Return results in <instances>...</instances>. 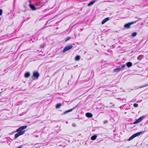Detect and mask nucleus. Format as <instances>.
Instances as JSON below:
<instances>
[{"mask_svg": "<svg viewBox=\"0 0 148 148\" xmlns=\"http://www.w3.org/2000/svg\"><path fill=\"white\" fill-rule=\"evenodd\" d=\"M42 1L44 3H45L47 2V0H42Z\"/></svg>", "mask_w": 148, "mask_h": 148, "instance_id": "393cba45", "label": "nucleus"}, {"mask_svg": "<svg viewBox=\"0 0 148 148\" xmlns=\"http://www.w3.org/2000/svg\"><path fill=\"white\" fill-rule=\"evenodd\" d=\"M77 106H76V107L73 108L72 109H70V110H68L66 111H65L64 112V114H66V113H68V112H70L72 111L73 109H74Z\"/></svg>", "mask_w": 148, "mask_h": 148, "instance_id": "9b49d317", "label": "nucleus"}, {"mask_svg": "<svg viewBox=\"0 0 148 148\" xmlns=\"http://www.w3.org/2000/svg\"><path fill=\"white\" fill-rule=\"evenodd\" d=\"M96 1V0H94L90 1L88 5V6L90 7L92 6Z\"/></svg>", "mask_w": 148, "mask_h": 148, "instance_id": "6e6552de", "label": "nucleus"}, {"mask_svg": "<svg viewBox=\"0 0 148 148\" xmlns=\"http://www.w3.org/2000/svg\"><path fill=\"white\" fill-rule=\"evenodd\" d=\"M144 116H142L140 117L138 119L136 120L135 122L133 123L134 124H136L140 122L144 118Z\"/></svg>", "mask_w": 148, "mask_h": 148, "instance_id": "423d86ee", "label": "nucleus"}, {"mask_svg": "<svg viewBox=\"0 0 148 148\" xmlns=\"http://www.w3.org/2000/svg\"><path fill=\"white\" fill-rule=\"evenodd\" d=\"M137 35V33L136 32H134L132 34V37H134L135 36Z\"/></svg>", "mask_w": 148, "mask_h": 148, "instance_id": "6ab92c4d", "label": "nucleus"}, {"mask_svg": "<svg viewBox=\"0 0 148 148\" xmlns=\"http://www.w3.org/2000/svg\"><path fill=\"white\" fill-rule=\"evenodd\" d=\"M72 47H73V46L71 45L66 46V47H64V49L63 50V52H66V51L70 50L71 48H72Z\"/></svg>", "mask_w": 148, "mask_h": 148, "instance_id": "39448f33", "label": "nucleus"}, {"mask_svg": "<svg viewBox=\"0 0 148 148\" xmlns=\"http://www.w3.org/2000/svg\"><path fill=\"white\" fill-rule=\"evenodd\" d=\"M126 65L128 67H130L132 66V64L131 62H128L126 63Z\"/></svg>", "mask_w": 148, "mask_h": 148, "instance_id": "f8f14e48", "label": "nucleus"}, {"mask_svg": "<svg viewBox=\"0 0 148 148\" xmlns=\"http://www.w3.org/2000/svg\"><path fill=\"white\" fill-rule=\"evenodd\" d=\"M126 64H123L121 66H119L117 68L114 69V72H118L121 70H123Z\"/></svg>", "mask_w": 148, "mask_h": 148, "instance_id": "f03ea898", "label": "nucleus"}, {"mask_svg": "<svg viewBox=\"0 0 148 148\" xmlns=\"http://www.w3.org/2000/svg\"><path fill=\"white\" fill-rule=\"evenodd\" d=\"M142 133V132H139L134 134L129 138L128 140H131L135 137L140 136Z\"/></svg>", "mask_w": 148, "mask_h": 148, "instance_id": "7ed1b4c3", "label": "nucleus"}, {"mask_svg": "<svg viewBox=\"0 0 148 148\" xmlns=\"http://www.w3.org/2000/svg\"><path fill=\"white\" fill-rule=\"evenodd\" d=\"M27 127V126L24 125L21 127L18 128L17 130H16L15 131V132H17V133L15 134L14 139H16L17 137H18L20 135H21L24 134L25 132V131L23 130L26 128Z\"/></svg>", "mask_w": 148, "mask_h": 148, "instance_id": "f257e3e1", "label": "nucleus"}, {"mask_svg": "<svg viewBox=\"0 0 148 148\" xmlns=\"http://www.w3.org/2000/svg\"><path fill=\"white\" fill-rule=\"evenodd\" d=\"M137 21L132 22L125 24L124 25V27L126 29H129L130 27V25L133 24L136 22Z\"/></svg>", "mask_w": 148, "mask_h": 148, "instance_id": "20e7f679", "label": "nucleus"}, {"mask_svg": "<svg viewBox=\"0 0 148 148\" xmlns=\"http://www.w3.org/2000/svg\"><path fill=\"white\" fill-rule=\"evenodd\" d=\"M61 106V103H58L56 104V108H59Z\"/></svg>", "mask_w": 148, "mask_h": 148, "instance_id": "dca6fc26", "label": "nucleus"}, {"mask_svg": "<svg viewBox=\"0 0 148 148\" xmlns=\"http://www.w3.org/2000/svg\"><path fill=\"white\" fill-rule=\"evenodd\" d=\"M30 76V73L28 72H26L25 75V78H28Z\"/></svg>", "mask_w": 148, "mask_h": 148, "instance_id": "ddd939ff", "label": "nucleus"}, {"mask_svg": "<svg viewBox=\"0 0 148 148\" xmlns=\"http://www.w3.org/2000/svg\"><path fill=\"white\" fill-rule=\"evenodd\" d=\"M30 7L31 8V9L33 10H35L36 9L35 6L33 4H30Z\"/></svg>", "mask_w": 148, "mask_h": 148, "instance_id": "4468645a", "label": "nucleus"}, {"mask_svg": "<svg viewBox=\"0 0 148 148\" xmlns=\"http://www.w3.org/2000/svg\"><path fill=\"white\" fill-rule=\"evenodd\" d=\"M72 126L73 127H75L76 126V124L75 123H73L72 124Z\"/></svg>", "mask_w": 148, "mask_h": 148, "instance_id": "5701e85b", "label": "nucleus"}, {"mask_svg": "<svg viewBox=\"0 0 148 148\" xmlns=\"http://www.w3.org/2000/svg\"><path fill=\"white\" fill-rule=\"evenodd\" d=\"M143 56L142 55H140L137 58V59L138 60H141L142 58H143Z\"/></svg>", "mask_w": 148, "mask_h": 148, "instance_id": "a211bd4d", "label": "nucleus"}, {"mask_svg": "<svg viewBox=\"0 0 148 148\" xmlns=\"http://www.w3.org/2000/svg\"><path fill=\"white\" fill-rule=\"evenodd\" d=\"M86 116L88 118H91L92 116V114L90 113L87 112L86 114Z\"/></svg>", "mask_w": 148, "mask_h": 148, "instance_id": "9d476101", "label": "nucleus"}, {"mask_svg": "<svg viewBox=\"0 0 148 148\" xmlns=\"http://www.w3.org/2000/svg\"><path fill=\"white\" fill-rule=\"evenodd\" d=\"M33 76L34 77H35L37 79L38 78L39 76V74L38 72L35 71L33 73Z\"/></svg>", "mask_w": 148, "mask_h": 148, "instance_id": "0eeeda50", "label": "nucleus"}, {"mask_svg": "<svg viewBox=\"0 0 148 148\" xmlns=\"http://www.w3.org/2000/svg\"><path fill=\"white\" fill-rule=\"evenodd\" d=\"M133 106L134 107L136 108L138 106V104L137 103H135L134 104Z\"/></svg>", "mask_w": 148, "mask_h": 148, "instance_id": "412c9836", "label": "nucleus"}, {"mask_svg": "<svg viewBox=\"0 0 148 148\" xmlns=\"http://www.w3.org/2000/svg\"><path fill=\"white\" fill-rule=\"evenodd\" d=\"M110 19L109 17H107L105 19H104L101 22V24H104L105 23H106L107 21L109 20Z\"/></svg>", "mask_w": 148, "mask_h": 148, "instance_id": "1a4fd4ad", "label": "nucleus"}, {"mask_svg": "<svg viewBox=\"0 0 148 148\" xmlns=\"http://www.w3.org/2000/svg\"><path fill=\"white\" fill-rule=\"evenodd\" d=\"M2 10L1 9H0V15L2 14Z\"/></svg>", "mask_w": 148, "mask_h": 148, "instance_id": "b1692460", "label": "nucleus"}, {"mask_svg": "<svg viewBox=\"0 0 148 148\" xmlns=\"http://www.w3.org/2000/svg\"><path fill=\"white\" fill-rule=\"evenodd\" d=\"M80 59V56H79L78 55L76 56L75 58V59L76 61H78Z\"/></svg>", "mask_w": 148, "mask_h": 148, "instance_id": "f3484780", "label": "nucleus"}, {"mask_svg": "<svg viewBox=\"0 0 148 148\" xmlns=\"http://www.w3.org/2000/svg\"><path fill=\"white\" fill-rule=\"evenodd\" d=\"M147 85H148V84H147V85H143V86H140L138 87V88H141L146 87L147 86Z\"/></svg>", "mask_w": 148, "mask_h": 148, "instance_id": "4be33fe9", "label": "nucleus"}, {"mask_svg": "<svg viewBox=\"0 0 148 148\" xmlns=\"http://www.w3.org/2000/svg\"><path fill=\"white\" fill-rule=\"evenodd\" d=\"M71 37H68L67 38H66V39L65 40V42L67 41H68L69 40H70L71 39Z\"/></svg>", "mask_w": 148, "mask_h": 148, "instance_id": "aec40b11", "label": "nucleus"}, {"mask_svg": "<svg viewBox=\"0 0 148 148\" xmlns=\"http://www.w3.org/2000/svg\"><path fill=\"white\" fill-rule=\"evenodd\" d=\"M97 138V136L96 135H94L91 137V139L92 140H94L96 139Z\"/></svg>", "mask_w": 148, "mask_h": 148, "instance_id": "2eb2a0df", "label": "nucleus"}, {"mask_svg": "<svg viewBox=\"0 0 148 148\" xmlns=\"http://www.w3.org/2000/svg\"><path fill=\"white\" fill-rule=\"evenodd\" d=\"M68 123V122L67 121V122H66V123Z\"/></svg>", "mask_w": 148, "mask_h": 148, "instance_id": "a878e982", "label": "nucleus"}]
</instances>
